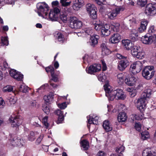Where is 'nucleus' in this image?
<instances>
[{
    "label": "nucleus",
    "instance_id": "obj_16",
    "mask_svg": "<svg viewBox=\"0 0 156 156\" xmlns=\"http://www.w3.org/2000/svg\"><path fill=\"white\" fill-rule=\"evenodd\" d=\"M129 65V61L126 58L123 59H122L120 61L118 65V68L120 71H122L124 70Z\"/></svg>",
    "mask_w": 156,
    "mask_h": 156
},
{
    "label": "nucleus",
    "instance_id": "obj_25",
    "mask_svg": "<svg viewBox=\"0 0 156 156\" xmlns=\"http://www.w3.org/2000/svg\"><path fill=\"white\" fill-rule=\"evenodd\" d=\"M102 50V54L103 55H108L110 53V51L107 48L106 44L102 43L101 45Z\"/></svg>",
    "mask_w": 156,
    "mask_h": 156
},
{
    "label": "nucleus",
    "instance_id": "obj_19",
    "mask_svg": "<svg viewBox=\"0 0 156 156\" xmlns=\"http://www.w3.org/2000/svg\"><path fill=\"white\" fill-rule=\"evenodd\" d=\"M152 36L148 37L147 35L143 36L141 37V41L144 44H150L153 42Z\"/></svg>",
    "mask_w": 156,
    "mask_h": 156
},
{
    "label": "nucleus",
    "instance_id": "obj_54",
    "mask_svg": "<svg viewBox=\"0 0 156 156\" xmlns=\"http://www.w3.org/2000/svg\"><path fill=\"white\" fill-rule=\"evenodd\" d=\"M58 108L61 109H64L67 107V105L66 102H63L61 104H57Z\"/></svg>",
    "mask_w": 156,
    "mask_h": 156
},
{
    "label": "nucleus",
    "instance_id": "obj_48",
    "mask_svg": "<svg viewBox=\"0 0 156 156\" xmlns=\"http://www.w3.org/2000/svg\"><path fill=\"white\" fill-rule=\"evenodd\" d=\"M28 87L24 84L20 85L19 87V90L23 93H26L27 91Z\"/></svg>",
    "mask_w": 156,
    "mask_h": 156
},
{
    "label": "nucleus",
    "instance_id": "obj_5",
    "mask_svg": "<svg viewBox=\"0 0 156 156\" xmlns=\"http://www.w3.org/2000/svg\"><path fill=\"white\" fill-rule=\"evenodd\" d=\"M112 94V95L110 97V101L113 100L114 98L116 99H124L126 97L122 90L120 89L114 90Z\"/></svg>",
    "mask_w": 156,
    "mask_h": 156
},
{
    "label": "nucleus",
    "instance_id": "obj_9",
    "mask_svg": "<svg viewBox=\"0 0 156 156\" xmlns=\"http://www.w3.org/2000/svg\"><path fill=\"white\" fill-rule=\"evenodd\" d=\"M86 9L87 12L90 14V17L93 19L97 17V9L95 5L90 3H88L86 5Z\"/></svg>",
    "mask_w": 156,
    "mask_h": 156
},
{
    "label": "nucleus",
    "instance_id": "obj_50",
    "mask_svg": "<svg viewBox=\"0 0 156 156\" xmlns=\"http://www.w3.org/2000/svg\"><path fill=\"white\" fill-rule=\"evenodd\" d=\"M3 90L5 92H13V87L9 85L3 88Z\"/></svg>",
    "mask_w": 156,
    "mask_h": 156
},
{
    "label": "nucleus",
    "instance_id": "obj_33",
    "mask_svg": "<svg viewBox=\"0 0 156 156\" xmlns=\"http://www.w3.org/2000/svg\"><path fill=\"white\" fill-rule=\"evenodd\" d=\"M55 36L58 41L61 43H63L65 41L64 36L61 33L57 32L56 33Z\"/></svg>",
    "mask_w": 156,
    "mask_h": 156
},
{
    "label": "nucleus",
    "instance_id": "obj_47",
    "mask_svg": "<svg viewBox=\"0 0 156 156\" xmlns=\"http://www.w3.org/2000/svg\"><path fill=\"white\" fill-rule=\"evenodd\" d=\"M147 3V0H137V4L141 7L144 6Z\"/></svg>",
    "mask_w": 156,
    "mask_h": 156
},
{
    "label": "nucleus",
    "instance_id": "obj_27",
    "mask_svg": "<svg viewBox=\"0 0 156 156\" xmlns=\"http://www.w3.org/2000/svg\"><path fill=\"white\" fill-rule=\"evenodd\" d=\"M103 126L105 130L107 132L111 131L112 129V127L109 122L107 120L104 121Z\"/></svg>",
    "mask_w": 156,
    "mask_h": 156
},
{
    "label": "nucleus",
    "instance_id": "obj_30",
    "mask_svg": "<svg viewBox=\"0 0 156 156\" xmlns=\"http://www.w3.org/2000/svg\"><path fill=\"white\" fill-rule=\"evenodd\" d=\"M138 36L137 32L136 30H133L130 33L129 37L130 39L134 41H136Z\"/></svg>",
    "mask_w": 156,
    "mask_h": 156
},
{
    "label": "nucleus",
    "instance_id": "obj_57",
    "mask_svg": "<svg viewBox=\"0 0 156 156\" xmlns=\"http://www.w3.org/2000/svg\"><path fill=\"white\" fill-rule=\"evenodd\" d=\"M135 119L136 120H140L143 118V116L142 114H136L134 116Z\"/></svg>",
    "mask_w": 156,
    "mask_h": 156
},
{
    "label": "nucleus",
    "instance_id": "obj_11",
    "mask_svg": "<svg viewBox=\"0 0 156 156\" xmlns=\"http://www.w3.org/2000/svg\"><path fill=\"white\" fill-rule=\"evenodd\" d=\"M82 25V22L81 21L75 17H73L70 23L69 27L72 29H77L80 28Z\"/></svg>",
    "mask_w": 156,
    "mask_h": 156
},
{
    "label": "nucleus",
    "instance_id": "obj_2",
    "mask_svg": "<svg viewBox=\"0 0 156 156\" xmlns=\"http://www.w3.org/2000/svg\"><path fill=\"white\" fill-rule=\"evenodd\" d=\"M110 26L109 24H104L102 22L96 23L94 26V28L96 30L100 31L101 35L107 36L110 34L109 29Z\"/></svg>",
    "mask_w": 156,
    "mask_h": 156
},
{
    "label": "nucleus",
    "instance_id": "obj_40",
    "mask_svg": "<svg viewBox=\"0 0 156 156\" xmlns=\"http://www.w3.org/2000/svg\"><path fill=\"white\" fill-rule=\"evenodd\" d=\"M17 101V99L14 96L11 97H9L7 98V101L8 103H9L11 105H13L15 104Z\"/></svg>",
    "mask_w": 156,
    "mask_h": 156
},
{
    "label": "nucleus",
    "instance_id": "obj_60",
    "mask_svg": "<svg viewBox=\"0 0 156 156\" xmlns=\"http://www.w3.org/2000/svg\"><path fill=\"white\" fill-rule=\"evenodd\" d=\"M5 102L2 98H0V108H2L5 105Z\"/></svg>",
    "mask_w": 156,
    "mask_h": 156
},
{
    "label": "nucleus",
    "instance_id": "obj_59",
    "mask_svg": "<svg viewBox=\"0 0 156 156\" xmlns=\"http://www.w3.org/2000/svg\"><path fill=\"white\" fill-rule=\"evenodd\" d=\"M43 110L44 112L47 114H49L50 111L48 107L46 106L43 107Z\"/></svg>",
    "mask_w": 156,
    "mask_h": 156
},
{
    "label": "nucleus",
    "instance_id": "obj_18",
    "mask_svg": "<svg viewBox=\"0 0 156 156\" xmlns=\"http://www.w3.org/2000/svg\"><path fill=\"white\" fill-rule=\"evenodd\" d=\"M121 39V37L118 33L114 34L111 36L109 41L112 44L116 43L119 42Z\"/></svg>",
    "mask_w": 156,
    "mask_h": 156
},
{
    "label": "nucleus",
    "instance_id": "obj_45",
    "mask_svg": "<svg viewBox=\"0 0 156 156\" xmlns=\"http://www.w3.org/2000/svg\"><path fill=\"white\" fill-rule=\"evenodd\" d=\"M23 78V75L20 72H18L15 76L14 79L18 81H21Z\"/></svg>",
    "mask_w": 156,
    "mask_h": 156
},
{
    "label": "nucleus",
    "instance_id": "obj_62",
    "mask_svg": "<svg viewBox=\"0 0 156 156\" xmlns=\"http://www.w3.org/2000/svg\"><path fill=\"white\" fill-rule=\"evenodd\" d=\"M154 27L153 26L150 27L149 29V33H154L155 31Z\"/></svg>",
    "mask_w": 156,
    "mask_h": 156
},
{
    "label": "nucleus",
    "instance_id": "obj_46",
    "mask_svg": "<svg viewBox=\"0 0 156 156\" xmlns=\"http://www.w3.org/2000/svg\"><path fill=\"white\" fill-rule=\"evenodd\" d=\"M149 137V133L147 131H145L141 133V138L143 140H145Z\"/></svg>",
    "mask_w": 156,
    "mask_h": 156
},
{
    "label": "nucleus",
    "instance_id": "obj_29",
    "mask_svg": "<svg viewBox=\"0 0 156 156\" xmlns=\"http://www.w3.org/2000/svg\"><path fill=\"white\" fill-rule=\"evenodd\" d=\"M127 118L126 114L124 112L119 113L118 115V119L119 122H125Z\"/></svg>",
    "mask_w": 156,
    "mask_h": 156
},
{
    "label": "nucleus",
    "instance_id": "obj_24",
    "mask_svg": "<svg viewBox=\"0 0 156 156\" xmlns=\"http://www.w3.org/2000/svg\"><path fill=\"white\" fill-rule=\"evenodd\" d=\"M148 23L147 21L145 19L143 20L141 22L140 27L138 29V31L141 33L143 32L146 29Z\"/></svg>",
    "mask_w": 156,
    "mask_h": 156
},
{
    "label": "nucleus",
    "instance_id": "obj_32",
    "mask_svg": "<svg viewBox=\"0 0 156 156\" xmlns=\"http://www.w3.org/2000/svg\"><path fill=\"white\" fill-rule=\"evenodd\" d=\"M126 90L129 92L131 97L133 98L136 95L137 92L136 89L133 87H128L126 89Z\"/></svg>",
    "mask_w": 156,
    "mask_h": 156
},
{
    "label": "nucleus",
    "instance_id": "obj_36",
    "mask_svg": "<svg viewBox=\"0 0 156 156\" xmlns=\"http://www.w3.org/2000/svg\"><path fill=\"white\" fill-rule=\"evenodd\" d=\"M110 26V27L113 29L114 31L118 32L119 30L120 24L118 23H113Z\"/></svg>",
    "mask_w": 156,
    "mask_h": 156
},
{
    "label": "nucleus",
    "instance_id": "obj_28",
    "mask_svg": "<svg viewBox=\"0 0 156 156\" xmlns=\"http://www.w3.org/2000/svg\"><path fill=\"white\" fill-rule=\"evenodd\" d=\"M49 19L51 21H57L58 17V15L55 13L52 10H51L48 15Z\"/></svg>",
    "mask_w": 156,
    "mask_h": 156
},
{
    "label": "nucleus",
    "instance_id": "obj_6",
    "mask_svg": "<svg viewBox=\"0 0 156 156\" xmlns=\"http://www.w3.org/2000/svg\"><path fill=\"white\" fill-rule=\"evenodd\" d=\"M145 13L148 16H152L156 14V3L148 4L145 8Z\"/></svg>",
    "mask_w": 156,
    "mask_h": 156
},
{
    "label": "nucleus",
    "instance_id": "obj_53",
    "mask_svg": "<svg viewBox=\"0 0 156 156\" xmlns=\"http://www.w3.org/2000/svg\"><path fill=\"white\" fill-rule=\"evenodd\" d=\"M60 18L64 22H65L67 20V17L66 15L64 14H61Z\"/></svg>",
    "mask_w": 156,
    "mask_h": 156
},
{
    "label": "nucleus",
    "instance_id": "obj_7",
    "mask_svg": "<svg viewBox=\"0 0 156 156\" xmlns=\"http://www.w3.org/2000/svg\"><path fill=\"white\" fill-rule=\"evenodd\" d=\"M9 120L13 127L19 126L23 122L22 117L20 116H12L9 118Z\"/></svg>",
    "mask_w": 156,
    "mask_h": 156
},
{
    "label": "nucleus",
    "instance_id": "obj_42",
    "mask_svg": "<svg viewBox=\"0 0 156 156\" xmlns=\"http://www.w3.org/2000/svg\"><path fill=\"white\" fill-rule=\"evenodd\" d=\"M117 81L119 84H121L124 81V75L122 73H119L117 75Z\"/></svg>",
    "mask_w": 156,
    "mask_h": 156
},
{
    "label": "nucleus",
    "instance_id": "obj_4",
    "mask_svg": "<svg viewBox=\"0 0 156 156\" xmlns=\"http://www.w3.org/2000/svg\"><path fill=\"white\" fill-rule=\"evenodd\" d=\"M154 69V67L153 66H146L142 71V76L147 80L151 79L154 74V71L152 70Z\"/></svg>",
    "mask_w": 156,
    "mask_h": 156
},
{
    "label": "nucleus",
    "instance_id": "obj_35",
    "mask_svg": "<svg viewBox=\"0 0 156 156\" xmlns=\"http://www.w3.org/2000/svg\"><path fill=\"white\" fill-rule=\"evenodd\" d=\"M131 48V53L132 55L134 57L138 52L140 50V47L139 46H133Z\"/></svg>",
    "mask_w": 156,
    "mask_h": 156
},
{
    "label": "nucleus",
    "instance_id": "obj_37",
    "mask_svg": "<svg viewBox=\"0 0 156 156\" xmlns=\"http://www.w3.org/2000/svg\"><path fill=\"white\" fill-rule=\"evenodd\" d=\"M81 145L84 150H87L89 147V143L86 140H83L81 143Z\"/></svg>",
    "mask_w": 156,
    "mask_h": 156
},
{
    "label": "nucleus",
    "instance_id": "obj_49",
    "mask_svg": "<svg viewBox=\"0 0 156 156\" xmlns=\"http://www.w3.org/2000/svg\"><path fill=\"white\" fill-rule=\"evenodd\" d=\"M98 79L99 81L103 82L106 80V77L104 73H102L98 75Z\"/></svg>",
    "mask_w": 156,
    "mask_h": 156
},
{
    "label": "nucleus",
    "instance_id": "obj_23",
    "mask_svg": "<svg viewBox=\"0 0 156 156\" xmlns=\"http://www.w3.org/2000/svg\"><path fill=\"white\" fill-rule=\"evenodd\" d=\"M99 38L98 35H94L91 36L90 39V44L92 47H94L98 43V40Z\"/></svg>",
    "mask_w": 156,
    "mask_h": 156
},
{
    "label": "nucleus",
    "instance_id": "obj_1",
    "mask_svg": "<svg viewBox=\"0 0 156 156\" xmlns=\"http://www.w3.org/2000/svg\"><path fill=\"white\" fill-rule=\"evenodd\" d=\"M151 90L150 89L145 90L142 93L141 97L138 98L136 103L137 108L141 110L144 109L146 107L147 101L151 98Z\"/></svg>",
    "mask_w": 156,
    "mask_h": 156
},
{
    "label": "nucleus",
    "instance_id": "obj_44",
    "mask_svg": "<svg viewBox=\"0 0 156 156\" xmlns=\"http://www.w3.org/2000/svg\"><path fill=\"white\" fill-rule=\"evenodd\" d=\"M83 30L84 32L85 37L87 35L91 34L93 31V30L90 28H86Z\"/></svg>",
    "mask_w": 156,
    "mask_h": 156
},
{
    "label": "nucleus",
    "instance_id": "obj_20",
    "mask_svg": "<svg viewBox=\"0 0 156 156\" xmlns=\"http://www.w3.org/2000/svg\"><path fill=\"white\" fill-rule=\"evenodd\" d=\"M122 45L126 50L130 49L133 46V44L129 40H124L122 41Z\"/></svg>",
    "mask_w": 156,
    "mask_h": 156
},
{
    "label": "nucleus",
    "instance_id": "obj_51",
    "mask_svg": "<svg viewBox=\"0 0 156 156\" xmlns=\"http://www.w3.org/2000/svg\"><path fill=\"white\" fill-rule=\"evenodd\" d=\"M45 70L47 73H50L51 75L54 73V69L52 66H50L46 68Z\"/></svg>",
    "mask_w": 156,
    "mask_h": 156
},
{
    "label": "nucleus",
    "instance_id": "obj_13",
    "mask_svg": "<svg viewBox=\"0 0 156 156\" xmlns=\"http://www.w3.org/2000/svg\"><path fill=\"white\" fill-rule=\"evenodd\" d=\"M11 144L15 146L21 147L23 145L24 142L23 140H21L16 136H15L10 140Z\"/></svg>",
    "mask_w": 156,
    "mask_h": 156
},
{
    "label": "nucleus",
    "instance_id": "obj_21",
    "mask_svg": "<svg viewBox=\"0 0 156 156\" xmlns=\"http://www.w3.org/2000/svg\"><path fill=\"white\" fill-rule=\"evenodd\" d=\"M143 156H156V148L151 151L150 149H146L143 153Z\"/></svg>",
    "mask_w": 156,
    "mask_h": 156
},
{
    "label": "nucleus",
    "instance_id": "obj_38",
    "mask_svg": "<svg viewBox=\"0 0 156 156\" xmlns=\"http://www.w3.org/2000/svg\"><path fill=\"white\" fill-rule=\"evenodd\" d=\"M125 147L123 145H122L120 147H118L116 150V152L119 153L118 155L119 156H122L123 154L122 152H124L125 150Z\"/></svg>",
    "mask_w": 156,
    "mask_h": 156
},
{
    "label": "nucleus",
    "instance_id": "obj_8",
    "mask_svg": "<svg viewBox=\"0 0 156 156\" xmlns=\"http://www.w3.org/2000/svg\"><path fill=\"white\" fill-rule=\"evenodd\" d=\"M124 8L122 6H117L112 10L108 14V18L111 20H114L120 12L123 11Z\"/></svg>",
    "mask_w": 156,
    "mask_h": 156
},
{
    "label": "nucleus",
    "instance_id": "obj_34",
    "mask_svg": "<svg viewBox=\"0 0 156 156\" xmlns=\"http://www.w3.org/2000/svg\"><path fill=\"white\" fill-rule=\"evenodd\" d=\"M53 96V94L50 93L48 94L45 95L44 97V99L46 102H50L52 101Z\"/></svg>",
    "mask_w": 156,
    "mask_h": 156
},
{
    "label": "nucleus",
    "instance_id": "obj_17",
    "mask_svg": "<svg viewBox=\"0 0 156 156\" xmlns=\"http://www.w3.org/2000/svg\"><path fill=\"white\" fill-rule=\"evenodd\" d=\"M88 123L89 124H96L98 123V117L96 115L91 114L87 117Z\"/></svg>",
    "mask_w": 156,
    "mask_h": 156
},
{
    "label": "nucleus",
    "instance_id": "obj_56",
    "mask_svg": "<svg viewBox=\"0 0 156 156\" xmlns=\"http://www.w3.org/2000/svg\"><path fill=\"white\" fill-rule=\"evenodd\" d=\"M135 127L136 129L139 131H140L141 129V124L139 122H136L135 124Z\"/></svg>",
    "mask_w": 156,
    "mask_h": 156
},
{
    "label": "nucleus",
    "instance_id": "obj_15",
    "mask_svg": "<svg viewBox=\"0 0 156 156\" xmlns=\"http://www.w3.org/2000/svg\"><path fill=\"white\" fill-rule=\"evenodd\" d=\"M136 80L137 79L136 77L131 75L126 78L125 82L127 85L132 86L135 84Z\"/></svg>",
    "mask_w": 156,
    "mask_h": 156
},
{
    "label": "nucleus",
    "instance_id": "obj_55",
    "mask_svg": "<svg viewBox=\"0 0 156 156\" xmlns=\"http://www.w3.org/2000/svg\"><path fill=\"white\" fill-rule=\"evenodd\" d=\"M18 72V71H17L15 70L12 69L10 71L9 74L11 76H12L13 78H14L15 76Z\"/></svg>",
    "mask_w": 156,
    "mask_h": 156
},
{
    "label": "nucleus",
    "instance_id": "obj_3",
    "mask_svg": "<svg viewBox=\"0 0 156 156\" xmlns=\"http://www.w3.org/2000/svg\"><path fill=\"white\" fill-rule=\"evenodd\" d=\"M37 13L40 16L47 18L48 12L49 10V7L45 2H39L37 5Z\"/></svg>",
    "mask_w": 156,
    "mask_h": 156
},
{
    "label": "nucleus",
    "instance_id": "obj_26",
    "mask_svg": "<svg viewBox=\"0 0 156 156\" xmlns=\"http://www.w3.org/2000/svg\"><path fill=\"white\" fill-rule=\"evenodd\" d=\"M56 114L58 116V120L57 121V123L59 124L62 123L64 119V117L63 115V112L60 109H58L56 110L55 112Z\"/></svg>",
    "mask_w": 156,
    "mask_h": 156
},
{
    "label": "nucleus",
    "instance_id": "obj_10",
    "mask_svg": "<svg viewBox=\"0 0 156 156\" xmlns=\"http://www.w3.org/2000/svg\"><path fill=\"white\" fill-rule=\"evenodd\" d=\"M143 64L140 61H137L132 64L130 67V70L133 74H136L140 72L142 69Z\"/></svg>",
    "mask_w": 156,
    "mask_h": 156
},
{
    "label": "nucleus",
    "instance_id": "obj_14",
    "mask_svg": "<svg viewBox=\"0 0 156 156\" xmlns=\"http://www.w3.org/2000/svg\"><path fill=\"white\" fill-rule=\"evenodd\" d=\"M104 89L105 92V95L109 100H110V96H112V93L114 91L112 87L109 85L108 82H106L104 86Z\"/></svg>",
    "mask_w": 156,
    "mask_h": 156
},
{
    "label": "nucleus",
    "instance_id": "obj_43",
    "mask_svg": "<svg viewBox=\"0 0 156 156\" xmlns=\"http://www.w3.org/2000/svg\"><path fill=\"white\" fill-rule=\"evenodd\" d=\"M1 45H8L9 44V42L7 38V37H1Z\"/></svg>",
    "mask_w": 156,
    "mask_h": 156
},
{
    "label": "nucleus",
    "instance_id": "obj_63",
    "mask_svg": "<svg viewBox=\"0 0 156 156\" xmlns=\"http://www.w3.org/2000/svg\"><path fill=\"white\" fill-rule=\"evenodd\" d=\"M51 76L52 77V80H53L55 82H56L58 81V78L55 76V75L54 74V73L51 74Z\"/></svg>",
    "mask_w": 156,
    "mask_h": 156
},
{
    "label": "nucleus",
    "instance_id": "obj_52",
    "mask_svg": "<svg viewBox=\"0 0 156 156\" xmlns=\"http://www.w3.org/2000/svg\"><path fill=\"white\" fill-rule=\"evenodd\" d=\"M67 0H60V2L61 3L62 5L63 6H67L69 5L70 3V2H66Z\"/></svg>",
    "mask_w": 156,
    "mask_h": 156
},
{
    "label": "nucleus",
    "instance_id": "obj_41",
    "mask_svg": "<svg viewBox=\"0 0 156 156\" xmlns=\"http://www.w3.org/2000/svg\"><path fill=\"white\" fill-rule=\"evenodd\" d=\"M145 55V53L144 51H140V50L138 52L134 57H136L138 59H143Z\"/></svg>",
    "mask_w": 156,
    "mask_h": 156
},
{
    "label": "nucleus",
    "instance_id": "obj_31",
    "mask_svg": "<svg viewBox=\"0 0 156 156\" xmlns=\"http://www.w3.org/2000/svg\"><path fill=\"white\" fill-rule=\"evenodd\" d=\"M39 133L38 132H33V131H30V134L28 136V139L30 141H34L36 138V136L38 135Z\"/></svg>",
    "mask_w": 156,
    "mask_h": 156
},
{
    "label": "nucleus",
    "instance_id": "obj_64",
    "mask_svg": "<svg viewBox=\"0 0 156 156\" xmlns=\"http://www.w3.org/2000/svg\"><path fill=\"white\" fill-rule=\"evenodd\" d=\"M105 153L102 151H99L97 154V156H105Z\"/></svg>",
    "mask_w": 156,
    "mask_h": 156
},
{
    "label": "nucleus",
    "instance_id": "obj_58",
    "mask_svg": "<svg viewBox=\"0 0 156 156\" xmlns=\"http://www.w3.org/2000/svg\"><path fill=\"white\" fill-rule=\"evenodd\" d=\"M44 135L43 134H41L40 135V136L38 137L36 141V143L37 144H40L41 141L43 138Z\"/></svg>",
    "mask_w": 156,
    "mask_h": 156
},
{
    "label": "nucleus",
    "instance_id": "obj_39",
    "mask_svg": "<svg viewBox=\"0 0 156 156\" xmlns=\"http://www.w3.org/2000/svg\"><path fill=\"white\" fill-rule=\"evenodd\" d=\"M15 1L11 0H0V6H2L6 4H14Z\"/></svg>",
    "mask_w": 156,
    "mask_h": 156
},
{
    "label": "nucleus",
    "instance_id": "obj_12",
    "mask_svg": "<svg viewBox=\"0 0 156 156\" xmlns=\"http://www.w3.org/2000/svg\"><path fill=\"white\" fill-rule=\"evenodd\" d=\"M101 66L100 64H95L91 65L88 68H86L87 72L90 74H93L95 72H96L100 70Z\"/></svg>",
    "mask_w": 156,
    "mask_h": 156
},
{
    "label": "nucleus",
    "instance_id": "obj_61",
    "mask_svg": "<svg viewBox=\"0 0 156 156\" xmlns=\"http://www.w3.org/2000/svg\"><path fill=\"white\" fill-rule=\"evenodd\" d=\"M116 57L119 59H123L126 57L124 56H123L122 55L119 54H116Z\"/></svg>",
    "mask_w": 156,
    "mask_h": 156
},
{
    "label": "nucleus",
    "instance_id": "obj_22",
    "mask_svg": "<svg viewBox=\"0 0 156 156\" xmlns=\"http://www.w3.org/2000/svg\"><path fill=\"white\" fill-rule=\"evenodd\" d=\"M83 0H75L73 8L75 10H78L83 5Z\"/></svg>",
    "mask_w": 156,
    "mask_h": 156
}]
</instances>
